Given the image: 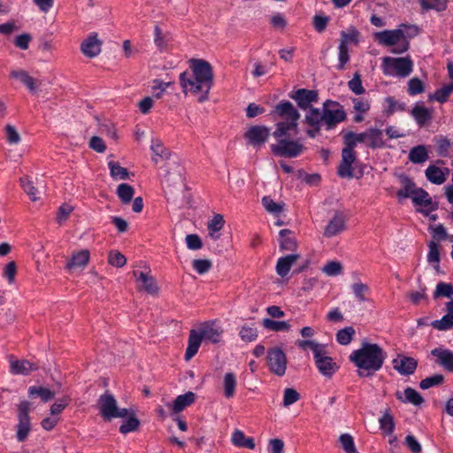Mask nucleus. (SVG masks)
Returning a JSON list of instances; mask_svg holds the SVG:
<instances>
[{"instance_id": "nucleus-19", "label": "nucleus", "mask_w": 453, "mask_h": 453, "mask_svg": "<svg viewBox=\"0 0 453 453\" xmlns=\"http://www.w3.org/2000/svg\"><path fill=\"white\" fill-rule=\"evenodd\" d=\"M398 179L401 182L402 188L397 190L396 196L399 200L409 198L414 196L416 190L418 188L416 187V183L413 180L404 173L398 175Z\"/></svg>"}, {"instance_id": "nucleus-11", "label": "nucleus", "mask_w": 453, "mask_h": 453, "mask_svg": "<svg viewBox=\"0 0 453 453\" xmlns=\"http://www.w3.org/2000/svg\"><path fill=\"white\" fill-rule=\"evenodd\" d=\"M117 407V401L109 391L101 395L97 400V408L104 420H111L113 418V414Z\"/></svg>"}, {"instance_id": "nucleus-7", "label": "nucleus", "mask_w": 453, "mask_h": 453, "mask_svg": "<svg viewBox=\"0 0 453 453\" xmlns=\"http://www.w3.org/2000/svg\"><path fill=\"white\" fill-rule=\"evenodd\" d=\"M31 403L27 401H21L18 406V425L16 437L18 441L23 442L27 440L31 431V418L29 412Z\"/></svg>"}, {"instance_id": "nucleus-16", "label": "nucleus", "mask_w": 453, "mask_h": 453, "mask_svg": "<svg viewBox=\"0 0 453 453\" xmlns=\"http://www.w3.org/2000/svg\"><path fill=\"white\" fill-rule=\"evenodd\" d=\"M102 42L97 39L96 33H91L81 42V51L82 54L89 58H95L101 52Z\"/></svg>"}, {"instance_id": "nucleus-38", "label": "nucleus", "mask_w": 453, "mask_h": 453, "mask_svg": "<svg viewBox=\"0 0 453 453\" xmlns=\"http://www.w3.org/2000/svg\"><path fill=\"white\" fill-rule=\"evenodd\" d=\"M265 328L273 332H288L290 329V324L287 321H275L265 318L262 320Z\"/></svg>"}, {"instance_id": "nucleus-2", "label": "nucleus", "mask_w": 453, "mask_h": 453, "mask_svg": "<svg viewBox=\"0 0 453 453\" xmlns=\"http://www.w3.org/2000/svg\"><path fill=\"white\" fill-rule=\"evenodd\" d=\"M189 67L192 73L187 71L180 74L179 81L183 93L191 92L199 95L198 102L203 103L209 98L213 86V70L211 64L203 59L191 58Z\"/></svg>"}, {"instance_id": "nucleus-26", "label": "nucleus", "mask_w": 453, "mask_h": 453, "mask_svg": "<svg viewBox=\"0 0 453 453\" xmlns=\"http://www.w3.org/2000/svg\"><path fill=\"white\" fill-rule=\"evenodd\" d=\"M300 257L298 254H290L281 257L278 259L276 264V273L280 277H285L289 273L292 265Z\"/></svg>"}, {"instance_id": "nucleus-53", "label": "nucleus", "mask_w": 453, "mask_h": 453, "mask_svg": "<svg viewBox=\"0 0 453 453\" xmlns=\"http://www.w3.org/2000/svg\"><path fill=\"white\" fill-rule=\"evenodd\" d=\"M262 204L265 209L271 213L279 215L283 211V203H275L270 196H264L262 198Z\"/></svg>"}, {"instance_id": "nucleus-58", "label": "nucleus", "mask_w": 453, "mask_h": 453, "mask_svg": "<svg viewBox=\"0 0 453 453\" xmlns=\"http://www.w3.org/2000/svg\"><path fill=\"white\" fill-rule=\"evenodd\" d=\"M225 220L221 214H216L212 219L208 222V230L211 236H213V233L219 232L224 226Z\"/></svg>"}, {"instance_id": "nucleus-29", "label": "nucleus", "mask_w": 453, "mask_h": 453, "mask_svg": "<svg viewBox=\"0 0 453 453\" xmlns=\"http://www.w3.org/2000/svg\"><path fill=\"white\" fill-rule=\"evenodd\" d=\"M446 173H444L440 167L436 165H429L426 171L425 174L427 180L433 184L441 185L446 180V174L449 173V169L445 168Z\"/></svg>"}, {"instance_id": "nucleus-12", "label": "nucleus", "mask_w": 453, "mask_h": 453, "mask_svg": "<svg viewBox=\"0 0 453 453\" xmlns=\"http://www.w3.org/2000/svg\"><path fill=\"white\" fill-rule=\"evenodd\" d=\"M346 214L342 211H336L325 227L324 236L331 238L343 232L346 229Z\"/></svg>"}, {"instance_id": "nucleus-15", "label": "nucleus", "mask_w": 453, "mask_h": 453, "mask_svg": "<svg viewBox=\"0 0 453 453\" xmlns=\"http://www.w3.org/2000/svg\"><path fill=\"white\" fill-rule=\"evenodd\" d=\"M393 368L401 375L409 376L415 372L418 361L411 357L399 355L392 361Z\"/></svg>"}, {"instance_id": "nucleus-35", "label": "nucleus", "mask_w": 453, "mask_h": 453, "mask_svg": "<svg viewBox=\"0 0 453 453\" xmlns=\"http://www.w3.org/2000/svg\"><path fill=\"white\" fill-rule=\"evenodd\" d=\"M236 385L235 375L233 372L226 373L223 380L224 395L226 398L230 399L234 395Z\"/></svg>"}, {"instance_id": "nucleus-27", "label": "nucleus", "mask_w": 453, "mask_h": 453, "mask_svg": "<svg viewBox=\"0 0 453 453\" xmlns=\"http://www.w3.org/2000/svg\"><path fill=\"white\" fill-rule=\"evenodd\" d=\"M404 396H403L401 392H396V398L403 403H410L415 406H419L424 403V398L422 395L414 388L408 387L404 389L403 392Z\"/></svg>"}, {"instance_id": "nucleus-59", "label": "nucleus", "mask_w": 453, "mask_h": 453, "mask_svg": "<svg viewBox=\"0 0 453 453\" xmlns=\"http://www.w3.org/2000/svg\"><path fill=\"white\" fill-rule=\"evenodd\" d=\"M429 252L427 254V261L429 263H436L434 268L436 270L439 269V262H440V252L438 244L434 242H430L428 244Z\"/></svg>"}, {"instance_id": "nucleus-52", "label": "nucleus", "mask_w": 453, "mask_h": 453, "mask_svg": "<svg viewBox=\"0 0 453 453\" xmlns=\"http://www.w3.org/2000/svg\"><path fill=\"white\" fill-rule=\"evenodd\" d=\"M425 91V85L418 77H413L408 81L407 92L410 96H416Z\"/></svg>"}, {"instance_id": "nucleus-23", "label": "nucleus", "mask_w": 453, "mask_h": 453, "mask_svg": "<svg viewBox=\"0 0 453 453\" xmlns=\"http://www.w3.org/2000/svg\"><path fill=\"white\" fill-rule=\"evenodd\" d=\"M411 199L415 205L429 207V211H436L439 207L438 203L433 202L428 192L422 188H418L416 190Z\"/></svg>"}, {"instance_id": "nucleus-28", "label": "nucleus", "mask_w": 453, "mask_h": 453, "mask_svg": "<svg viewBox=\"0 0 453 453\" xmlns=\"http://www.w3.org/2000/svg\"><path fill=\"white\" fill-rule=\"evenodd\" d=\"M280 235V248L281 250L294 251L296 249V240L294 232L289 229H281Z\"/></svg>"}, {"instance_id": "nucleus-25", "label": "nucleus", "mask_w": 453, "mask_h": 453, "mask_svg": "<svg viewBox=\"0 0 453 453\" xmlns=\"http://www.w3.org/2000/svg\"><path fill=\"white\" fill-rule=\"evenodd\" d=\"M203 340V335H201L200 332L197 333L195 329L190 330L185 353V359L187 361L190 360L198 352Z\"/></svg>"}, {"instance_id": "nucleus-5", "label": "nucleus", "mask_w": 453, "mask_h": 453, "mask_svg": "<svg viewBox=\"0 0 453 453\" xmlns=\"http://www.w3.org/2000/svg\"><path fill=\"white\" fill-rule=\"evenodd\" d=\"M374 40L381 45L396 46L392 50V53L402 54L410 48V43L406 40L402 29L383 30L376 32L373 35Z\"/></svg>"}, {"instance_id": "nucleus-36", "label": "nucleus", "mask_w": 453, "mask_h": 453, "mask_svg": "<svg viewBox=\"0 0 453 453\" xmlns=\"http://www.w3.org/2000/svg\"><path fill=\"white\" fill-rule=\"evenodd\" d=\"M379 424L380 428L385 434L390 435L393 434L395 424L394 417L390 414L388 410H387L386 412L380 418Z\"/></svg>"}, {"instance_id": "nucleus-32", "label": "nucleus", "mask_w": 453, "mask_h": 453, "mask_svg": "<svg viewBox=\"0 0 453 453\" xmlns=\"http://www.w3.org/2000/svg\"><path fill=\"white\" fill-rule=\"evenodd\" d=\"M408 158L413 164H422L426 162L429 158L426 146L418 145L411 149Z\"/></svg>"}, {"instance_id": "nucleus-4", "label": "nucleus", "mask_w": 453, "mask_h": 453, "mask_svg": "<svg viewBox=\"0 0 453 453\" xmlns=\"http://www.w3.org/2000/svg\"><path fill=\"white\" fill-rule=\"evenodd\" d=\"M387 358V353L377 343L364 342L361 348L354 350L349 360L357 367L360 378L372 377L380 371Z\"/></svg>"}, {"instance_id": "nucleus-39", "label": "nucleus", "mask_w": 453, "mask_h": 453, "mask_svg": "<svg viewBox=\"0 0 453 453\" xmlns=\"http://www.w3.org/2000/svg\"><path fill=\"white\" fill-rule=\"evenodd\" d=\"M453 92V83L442 86L441 88L436 89L433 95H430L431 100H435L439 103H446Z\"/></svg>"}, {"instance_id": "nucleus-13", "label": "nucleus", "mask_w": 453, "mask_h": 453, "mask_svg": "<svg viewBox=\"0 0 453 453\" xmlns=\"http://www.w3.org/2000/svg\"><path fill=\"white\" fill-rule=\"evenodd\" d=\"M357 160V152L342 150V160L337 168V174L341 178L352 179L354 177L353 163Z\"/></svg>"}, {"instance_id": "nucleus-8", "label": "nucleus", "mask_w": 453, "mask_h": 453, "mask_svg": "<svg viewBox=\"0 0 453 453\" xmlns=\"http://www.w3.org/2000/svg\"><path fill=\"white\" fill-rule=\"evenodd\" d=\"M266 363L272 373L280 377L285 374L287 370V357L280 348L274 347L268 349Z\"/></svg>"}, {"instance_id": "nucleus-22", "label": "nucleus", "mask_w": 453, "mask_h": 453, "mask_svg": "<svg viewBox=\"0 0 453 453\" xmlns=\"http://www.w3.org/2000/svg\"><path fill=\"white\" fill-rule=\"evenodd\" d=\"M222 332V329L217 326L215 322H206L200 328V334L203 335V339L212 343L220 342Z\"/></svg>"}, {"instance_id": "nucleus-31", "label": "nucleus", "mask_w": 453, "mask_h": 453, "mask_svg": "<svg viewBox=\"0 0 453 453\" xmlns=\"http://www.w3.org/2000/svg\"><path fill=\"white\" fill-rule=\"evenodd\" d=\"M340 39V44L343 46H347L348 44H355L357 45L359 43L360 39V32L353 26L349 27L347 31H342Z\"/></svg>"}, {"instance_id": "nucleus-45", "label": "nucleus", "mask_w": 453, "mask_h": 453, "mask_svg": "<svg viewBox=\"0 0 453 453\" xmlns=\"http://www.w3.org/2000/svg\"><path fill=\"white\" fill-rule=\"evenodd\" d=\"M431 326L439 331H447L453 327V315L448 311L441 319L434 320Z\"/></svg>"}, {"instance_id": "nucleus-42", "label": "nucleus", "mask_w": 453, "mask_h": 453, "mask_svg": "<svg viewBox=\"0 0 453 453\" xmlns=\"http://www.w3.org/2000/svg\"><path fill=\"white\" fill-rule=\"evenodd\" d=\"M141 425L140 420L135 417L132 411L131 415L127 417V420L119 426V432L123 434L130 432H134L139 429Z\"/></svg>"}, {"instance_id": "nucleus-57", "label": "nucleus", "mask_w": 453, "mask_h": 453, "mask_svg": "<svg viewBox=\"0 0 453 453\" xmlns=\"http://www.w3.org/2000/svg\"><path fill=\"white\" fill-rule=\"evenodd\" d=\"M341 134H342V140H343V144H344V147L342 148V150L355 151V148L357 147V142L354 137L355 133L352 131H347V132L342 131Z\"/></svg>"}, {"instance_id": "nucleus-63", "label": "nucleus", "mask_w": 453, "mask_h": 453, "mask_svg": "<svg viewBox=\"0 0 453 453\" xmlns=\"http://www.w3.org/2000/svg\"><path fill=\"white\" fill-rule=\"evenodd\" d=\"M338 60L339 64L337 65L338 70H343L345 68V65L349 61V51L347 46L339 45L338 47Z\"/></svg>"}, {"instance_id": "nucleus-51", "label": "nucleus", "mask_w": 453, "mask_h": 453, "mask_svg": "<svg viewBox=\"0 0 453 453\" xmlns=\"http://www.w3.org/2000/svg\"><path fill=\"white\" fill-rule=\"evenodd\" d=\"M296 345L303 350L311 349L314 354V357L316 356V353H319L324 349V345L311 340H297L296 342Z\"/></svg>"}, {"instance_id": "nucleus-54", "label": "nucleus", "mask_w": 453, "mask_h": 453, "mask_svg": "<svg viewBox=\"0 0 453 453\" xmlns=\"http://www.w3.org/2000/svg\"><path fill=\"white\" fill-rule=\"evenodd\" d=\"M349 88L357 96L362 95L365 92L362 85L361 75L359 73H355L353 78L348 82Z\"/></svg>"}, {"instance_id": "nucleus-17", "label": "nucleus", "mask_w": 453, "mask_h": 453, "mask_svg": "<svg viewBox=\"0 0 453 453\" xmlns=\"http://www.w3.org/2000/svg\"><path fill=\"white\" fill-rule=\"evenodd\" d=\"M36 363H32L26 359H14L13 356L10 357V372L14 375H28L31 372L38 370Z\"/></svg>"}, {"instance_id": "nucleus-40", "label": "nucleus", "mask_w": 453, "mask_h": 453, "mask_svg": "<svg viewBox=\"0 0 453 453\" xmlns=\"http://www.w3.org/2000/svg\"><path fill=\"white\" fill-rule=\"evenodd\" d=\"M436 153L438 156L447 157L449 156V149L451 147L450 141L442 135L434 137Z\"/></svg>"}, {"instance_id": "nucleus-14", "label": "nucleus", "mask_w": 453, "mask_h": 453, "mask_svg": "<svg viewBox=\"0 0 453 453\" xmlns=\"http://www.w3.org/2000/svg\"><path fill=\"white\" fill-rule=\"evenodd\" d=\"M314 361L319 371L326 377H331L339 368L332 357L326 356L324 349L319 353H316Z\"/></svg>"}, {"instance_id": "nucleus-60", "label": "nucleus", "mask_w": 453, "mask_h": 453, "mask_svg": "<svg viewBox=\"0 0 453 453\" xmlns=\"http://www.w3.org/2000/svg\"><path fill=\"white\" fill-rule=\"evenodd\" d=\"M192 266L199 274H203L211 269L212 263L209 259H195Z\"/></svg>"}, {"instance_id": "nucleus-1", "label": "nucleus", "mask_w": 453, "mask_h": 453, "mask_svg": "<svg viewBox=\"0 0 453 453\" xmlns=\"http://www.w3.org/2000/svg\"><path fill=\"white\" fill-rule=\"evenodd\" d=\"M274 119H280L282 121L275 125L273 133L277 143L271 144L272 153L276 157L294 158L300 156L306 148L296 139H290V131L295 134H298V119L300 113L294 104L287 100H281L270 112Z\"/></svg>"}, {"instance_id": "nucleus-61", "label": "nucleus", "mask_w": 453, "mask_h": 453, "mask_svg": "<svg viewBox=\"0 0 453 453\" xmlns=\"http://www.w3.org/2000/svg\"><path fill=\"white\" fill-rule=\"evenodd\" d=\"M300 399V394L294 388H288L283 394V405L289 406Z\"/></svg>"}, {"instance_id": "nucleus-48", "label": "nucleus", "mask_w": 453, "mask_h": 453, "mask_svg": "<svg viewBox=\"0 0 453 453\" xmlns=\"http://www.w3.org/2000/svg\"><path fill=\"white\" fill-rule=\"evenodd\" d=\"M388 104L387 109L384 110V113L389 117L394 114L396 111H405L406 104L403 102H399L395 100L393 96H388L385 99Z\"/></svg>"}, {"instance_id": "nucleus-3", "label": "nucleus", "mask_w": 453, "mask_h": 453, "mask_svg": "<svg viewBox=\"0 0 453 453\" xmlns=\"http://www.w3.org/2000/svg\"><path fill=\"white\" fill-rule=\"evenodd\" d=\"M347 119V114L340 103L330 99L326 100L322 104V109L311 108L305 114L303 123L310 128L306 130V134L310 138H315L320 134L322 127L329 131Z\"/></svg>"}, {"instance_id": "nucleus-47", "label": "nucleus", "mask_w": 453, "mask_h": 453, "mask_svg": "<svg viewBox=\"0 0 453 453\" xmlns=\"http://www.w3.org/2000/svg\"><path fill=\"white\" fill-rule=\"evenodd\" d=\"M108 166L111 171V175L114 179L127 180L129 178V173L127 168L120 166L118 162L110 161Z\"/></svg>"}, {"instance_id": "nucleus-56", "label": "nucleus", "mask_w": 453, "mask_h": 453, "mask_svg": "<svg viewBox=\"0 0 453 453\" xmlns=\"http://www.w3.org/2000/svg\"><path fill=\"white\" fill-rule=\"evenodd\" d=\"M108 262L112 266L121 268L126 265L127 258L121 252L118 250H111L108 256Z\"/></svg>"}, {"instance_id": "nucleus-62", "label": "nucleus", "mask_w": 453, "mask_h": 453, "mask_svg": "<svg viewBox=\"0 0 453 453\" xmlns=\"http://www.w3.org/2000/svg\"><path fill=\"white\" fill-rule=\"evenodd\" d=\"M70 402L71 398L68 395H65L63 398L59 399L58 402L54 403L50 406V414L52 416H56L61 413L66 408V406H68Z\"/></svg>"}, {"instance_id": "nucleus-44", "label": "nucleus", "mask_w": 453, "mask_h": 453, "mask_svg": "<svg viewBox=\"0 0 453 453\" xmlns=\"http://www.w3.org/2000/svg\"><path fill=\"white\" fill-rule=\"evenodd\" d=\"M355 334L353 326H346L337 332L336 341L341 345H348L352 342Z\"/></svg>"}, {"instance_id": "nucleus-33", "label": "nucleus", "mask_w": 453, "mask_h": 453, "mask_svg": "<svg viewBox=\"0 0 453 453\" xmlns=\"http://www.w3.org/2000/svg\"><path fill=\"white\" fill-rule=\"evenodd\" d=\"M368 144L367 146L371 149L383 148L385 147V142L383 141V134L380 129L369 128L368 129Z\"/></svg>"}, {"instance_id": "nucleus-49", "label": "nucleus", "mask_w": 453, "mask_h": 453, "mask_svg": "<svg viewBox=\"0 0 453 453\" xmlns=\"http://www.w3.org/2000/svg\"><path fill=\"white\" fill-rule=\"evenodd\" d=\"M441 296L449 298L453 297V285L451 283L440 281L436 285V288L434 292V298L437 299Z\"/></svg>"}, {"instance_id": "nucleus-10", "label": "nucleus", "mask_w": 453, "mask_h": 453, "mask_svg": "<svg viewBox=\"0 0 453 453\" xmlns=\"http://www.w3.org/2000/svg\"><path fill=\"white\" fill-rule=\"evenodd\" d=\"M270 134L271 133L269 127L265 126L255 125L251 126L244 133L243 137L247 141L248 144L259 148L267 142Z\"/></svg>"}, {"instance_id": "nucleus-24", "label": "nucleus", "mask_w": 453, "mask_h": 453, "mask_svg": "<svg viewBox=\"0 0 453 453\" xmlns=\"http://www.w3.org/2000/svg\"><path fill=\"white\" fill-rule=\"evenodd\" d=\"M411 116L419 127H425L433 119L432 111L419 104H416L411 111Z\"/></svg>"}, {"instance_id": "nucleus-21", "label": "nucleus", "mask_w": 453, "mask_h": 453, "mask_svg": "<svg viewBox=\"0 0 453 453\" xmlns=\"http://www.w3.org/2000/svg\"><path fill=\"white\" fill-rule=\"evenodd\" d=\"M196 400V394L188 391L183 395H178L172 403H167L173 413H179L182 411L188 406H190Z\"/></svg>"}, {"instance_id": "nucleus-64", "label": "nucleus", "mask_w": 453, "mask_h": 453, "mask_svg": "<svg viewBox=\"0 0 453 453\" xmlns=\"http://www.w3.org/2000/svg\"><path fill=\"white\" fill-rule=\"evenodd\" d=\"M20 183L24 191L30 196L31 200L36 201V188H35L33 181L30 180L27 177H23L20 178Z\"/></svg>"}, {"instance_id": "nucleus-46", "label": "nucleus", "mask_w": 453, "mask_h": 453, "mask_svg": "<svg viewBox=\"0 0 453 453\" xmlns=\"http://www.w3.org/2000/svg\"><path fill=\"white\" fill-rule=\"evenodd\" d=\"M445 380V377L442 374H434L430 377H426L423 379L419 382V388L423 390L428 389L433 387L440 386L441 385Z\"/></svg>"}, {"instance_id": "nucleus-55", "label": "nucleus", "mask_w": 453, "mask_h": 453, "mask_svg": "<svg viewBox=\"0 0 453 453\" xmlns=\"http://www.w3.org/2000/svg\"><path fill=\"white\" fill-rule=\"evenodd\" d=\"M339 441L345 453H357L353 437L349 434L340 435Z\"/></svg>"}, {"instance_id": "nucleus-18", "label": "nucleus", "mask_w": 453, "mask_h": 453, "mask_svg": "<svg viewBox=\"0 0 453 453\" xmlns=\"http://www.w3.org/2000/svg\"><path fill=\"white\" fill-rule=\"evenodd\" d=\"M431 355L436 357L437 365L453 373V351L449 349L435 348L431 350Z\"/></svg>"}, {"instance_id": "nucleus-50", "label": "nucleus", "mask_w": 453, "mask_h": 453, "mask_svg": "<svg viewBox=\"0 0 453 453\" xmlns=\"http://www.w3.org/2000/svg\"><path fill=\"white\" fill-rule=\"evenodd\" d=\"M239 335L243 342H251L257 340L258 333L257 327L243 326L240 329Z\"/></svg>"}, {"instance_id": "nucleus-43", "label": "nucleus", "mask_w": 453, "mask_h": 453, "mask_svg": "<svg viewBox=\"0 0 453 453\" xmlns=\"http://www.w3.org/2000/svg\"><path fill=\"white\" fill-rule=\"evenodd\" d=\"M419 4L423 12L429 10L442 12L447 9L446 0H419Z\"/></svg>"}, {"instance_id": "nucleus-30", "label": "nucleus", "mask_w": 453, "mask_h": 453, "mask_svg": "<svg viewBox=\"0 0 453 453\" xmlns=\"http://www.w3.org/2000/svg\"><path fill=\"white\" fill-rule=\"evenodd\" d=\"M134 275L137 277V280L142 281V289L150 295H157L158 288L154 277L149 275L146 273L140 272L137 276V272L134 271Z\"/></svg>"}, {"instance_id": "nucleus-37", "label": "nucleus", "mask_w": 453, "mask_h": 453, "mask_svg": "<svg viewBox=\"0 0 453 453\" xmlns=\"http://www.w3.org/2000/svg\"><path fill=\"white\" fill-rule=\"evenodd\" d=\"M116 194L122 203L127 204L133 199L134 188L127 183H121L118 186Z\"/></svg>"}, {"instance_id": "nucleus-34", "label": "nucleus", "mask_w": 453, "mask_h": 453, "mask_svg": "<svg viewBox=\"0 0 453 453\" xmlns=\"http://www.w3.org/2000/svg\"><path fill=\"white\" fill-rule=\"evenodd\" d=\"M232 441L235 446L246 448L249 449H255L254 439L251 437H246L243 432L236 430L234 432L232 436Z\"/></svg>"}, {"instance_id": "nucleus-41", "label": "nucleus", "mask_w": 453, "mask_h": 453, "mask_svg": "<svg viewBox=\"0 0 453 453\" xmlns=\"http://www.w3.org/2000/svg\"><path fill=\"white\" fill-rule=\"evenodd\" d=\"M28 395L29 396L37 395L42 399V402L46 403L54 398L55 392L50 390L49 388H43L42 386H40V387L32 386L28 388Z\"/></svg>"}, {"instance_id": "nucleus-6", "label": "nucleus", "mask_w": 453, "mask_h": 453, "mask_svg": "<svg viewBox=\"0 0 453 453\" xmlns=\"http://www.w3.org/2000/svg\"><path fill=\"white\" fill-rule=\"evenodd\" d=\"M382 68L386 75L395 74L400 77H407L413 70V63L409 58L385 57Z\"/></svg>"}, {"instance_id": "nucleus-9", "label": "nucleus", "mask_w": 453, "mask_h": 453, "mask_svg": "<svg viewBox=\"0 0 453 453\" xmlns=\"http://www.w3.org/2000/svg\"><path fill=\"white\" fill-rule=\"evenodd\" d=\"M288 96L295 100L297 104V106L302 110L310 111V109L313 108L311 106L312 103H317L319 100V93L317 90L306 89V88H298L296 90H292Z\"/></svg>"}, {"instance_id": "nucleus-20", "label": "nucleus", "mask_w": 453, "mask_h": 453, "mask_svg": "<svg viewBox=\"0 0 453 453\" xmlns=\"http://www.w3.org/2000/svg\"><path fill=\"white\" fill-rule=\"evenodd\" d=\"M90 252L88 250H81L73 253L65 265V269L72 271L77 268H84L89 262Z\"/></svg>"}]
</instances>
